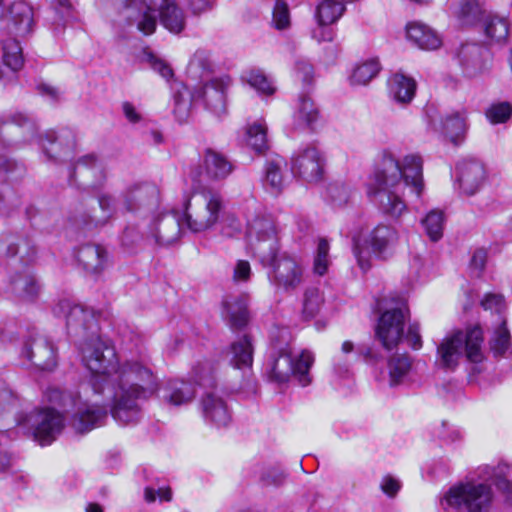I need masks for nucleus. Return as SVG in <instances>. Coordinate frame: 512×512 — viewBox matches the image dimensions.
Segmentation results:
<instances>
[{"label": "nucleus", "instance_id": "nucleus-45", "mask_svg": "<svg viewBox=\"0 0 512 512\" xmlns=\"http://www.w3.org/2000/svg\"><path fill=\"white\" fill-rule=\"evenodd\" d=\"M244 78L261 95L269 96L276 91L273 81L260 70H250Z\"/></svg>", "mask_w": 512, "mask_h": 512}, {"label": "nucleus", "instance_id": "nucleus-57", "mask_svg": "<svg viewBox=\"0 0 512 512\" xmlns=\"http://www.w3.org/2000/svg\"><path fill=\"white\" fill-rule=\"evenodd\" d=\"M156 498L160 501L170 502L172 500V491L169 487H160L155 489L153 487H146L144 489V499L147 503H153Z\"/></svg>", "mask_w": 512, "mask_h": 512}, {"label": "nucleus", "instance_id": "nucleus-36", "mask_svg": "<svg viewBox=\"0 0 512 512\" xmlns=\"http://www.w3.org/2000/svg\"><path fill=\"white\" fill-rule=\"evenodd\" d=\"M285 162L280 156H276L266 161L264 168L263 183L266 189L272 194H279L283 188V166Z\"/></svg>", "mask_w": 512, "mask_h": 512}, {"label": "nucleus", "instance_id": "nucleus-19", "mask_svg": "<svg viewBox=\"0 0 512 512\" xmlns=\"http://www.w3.org/2000/svg\"><path fill=\"white\" fill-rule=\"evenodd\" d=\"M4 20V29L8 36L24 38L28 36L33 29V9L24 1H16L11 4Z\"/></svg>", "mask_w": 512, "mask_h": 512}, {"label": "nucleus", "instance_id": "nucleus-12", "mask_svg": "<svg viewBox=\"0 0 512 512\" xmlns=\"http://www.w3.org/2000/svg\"><path fill=\"white\" fill-rule=\"evenodd\" d=\"M198 85L187 86L192 88L191 101H202L205 107L217 117L226 114V91L232 84L228 75L213 78Z\"/></svg>", "mask_w": 512, "mask_h": 512}, {"label": "nucleus", "instance_id": "nucleus-29", "mask_svg": "<svg viewBox=\"0 0 512 512\" xmlns=\"http://www.w3.org/2000/svg\"><path fill=\"white\" fill-rule=\"evenodd\" d=\"M406 36L409 41L423 50H435L441 46L439 35L421 22H410L406 25Z\"/></svg>", "mask_w": 512, "mask_h": 512}, {"label": "nucleus", "instance_id": "nucleus-3", "mask_svg": "<svg viewBox=\"0 0 512 512\" xmlns=\"http://www.w3.org/2000/svg\"><path fill=\"white\" fill-rule=\"evenodd\" d=\"M250 251L264 266H269L268 278L277 291L295 292L305 280L304 267L293 256L279 254V236L271 215H257L248 221Z\"/></svg>", "mask_w": 512, "mask_h": 512}, {"label": "nucleus", "instance_id": "nucleus-13", "mask_svg": "<svg viewBox=\"0 0 512 512\" xmlns=\"http://www.w3.org/2000/svg\"><path fill=\"white\" fill-rule=\"evenodd\" d=\"M34 439L41 445H50L61 433L64 427V418L53 408H46L30 413L24 420Z\"/></svg>", "mask_w": 512, "mask_h": 512}, {"label": "nucleus", "instance_id": "nucleus-11", "mask_svg": "<svg viewBox=\"0 0 512 512\" xmlns=\"http://www.w3.org/2000/svg\"><path fill=\"white\" fill-rule=\"evenodd\" d=\"M408 316V309L404 301L385 310L376 327V337L386 350H392L404 337V324Z\"/></svg>", "mask_w": 512, "mask_h": 512}, {"label": "nucleus", "instance_id": "nucleus-51", "mask_svg": "<svg viewBox=\"0 0 512 512\" xmlns=\"http://www.w3.org/2000/svg\"><path fill=\"white\" fill-rule=\"evenodd\" d=\"M481 306L485 310H490L492 313L497 314L498 322L501 318H506L505 312L507 305L504 297L501 294L487 293L481 300Z\"/></svg>", "mask_w": 512, "mask_h": 512}, {"label": "nucleus", "instance_id": "nucleus-16", "mask_svg": "<svg viewBox=\"0 0 512 512\" xmlns=\"http://www.w3.org/2000/svg\"><path fill=\"white\" fill-rule=\"evenodd\" d=\"M233 170L228 159L212 149H206L202 164L190 167L188 176L193 182L201 183L204 178L209 180H222Z\"/></svg>", "mask_w": 512, "mask_h": 512}, {"label": "nucleus", "instance_id": "nucleus-41", "mask_svg": "<svg viewBox=\"0 0 512 512\" xmlns=\"http://www.w3.org/2000/svg\"><path fill=\"white\" fill-rule=\"evenodd\" d=\"M483 29L487 38L496 43L506 40L509 33V23L506 18L487 15L483 19Z\"/></svg>", "mask_w": 512, "mask_h": 512}, {"label": "nucleus", "instance_id": "nucleus-59", "mask_svg": "<svg viewBox=\"0 0 512 512\" xmlns=\"http://www.w3.org/2000/svg\"><path fill=\"white\" fill-rule=\"evenodd\" d=\"M295 74L305 85H309L313 79V67L305 60H298L295 63Z\"/></svg>", "mask_w": 512, "mask_h": 512}, {"label": "nucleus", "instance_id": "nucleus-15", "mask_svg": "<svg viewBox=\"0 0 512 512\" xmlns=\"http://www.w3.org/2000/svg\"><path fill=\"white\" fill-rule=\"evenodd\" d=\"M324 163L322 153L317 147L311 145L294 154L291 160V169L294 175L312 183L322 178Z\"/></svg>", "mask_w": 512, "mask_h": 512}, {"label": "nucleus", "instance_id": "nucleus-42", "mask_svg": "<svg viewBox=\"0 0 512 512\" xmlns=\"http://www.w3.org/2000/svg\"><path fill=\"white\" fill-rule=\"evenodd\" d=\"M445 224L444 212L440 209L430 210L425 217L421 219V226L426 235L433 242L440 240L443 236Z\"/></svg>", "mask_w": 512, "mask_h": 512}, {"label": "nucleus", "instance_id": "nucleus-61", "mask_svg": "<svg viewBox=\"0 0 512 512\" xmlns=\"http://www.w3.org/2000/svg\"><path fill=\"white\" fill-rule=\"evenodd\" d=\"M217 0H188V8L193 15H201L211 11Z\"/></svg>", "mask_w": 512, "mask_h": 512}, {"label": "nucleus", "instance_id": "nucleus-1", "mask_svg": "<svg viewBox=\"0 0 512 512\" xmlns=\"http://www.w3.org/2000/svg\"><path fill=\"white\" fill-rule=\"evenodd\" d=\"M53 313L66 320L67 332L79 337L78 349L83 365L90 371L88 383L73 394L49 388L46 398L72 416L79 432L101 426L108 409L122 426L135 424L142 417L140 401L149 399L158 388L156 377L144 361L134 359L119 363L114 347L98 334L96 317L91 310L69 300L55 305Z\"/></svg>", "mask_w": 512, "mask_h": 512}, {"label": "nucleus", "instance_id": "nucleus-56", "mask_svg": "<svg viewBox=\"0 0 512 512\" xmlns=\"http://www.w3.org/2000/svg\"><path fill=\"white\" fill-rule=\"evenodd\" d=\"M241 232V221L235 215L227 214L221 222L220 234L226 238H233L240 235Z\"/></svg>", "mask_w": 512, "mask_h": 512}, {"label": "nucleus", "instance_id": "nucleus-37", "mask_svg": "<svg viewBox=\"0 0 512 512\" xmlns=\"http://www.w3.org/2000/svg\"><path fill=\"white\" fill-rule=\"evenodd\" d=\"M10 37L2 41V59L3 64L14 74L22 68L24 58L22 47L16 39L17 37Z\"/></svg>", "mask_w": 512, "mask_h": 512}, {"label": "nucleus", "instance_id": "nucleus-2", "mask_svg": "<svg viewBox=\"0 0 512 512\" xmlns=\"http://www.w3.org/2000/svg\"><path fill=\"white\" fill-rule=\"evenodd\" d=\"M423 160L418 154H408L400 163L390 152H384L374 174L367 183V193L380 210L398 218L407 205L402 192L408 187L418 199L424 190Z\"/></svg>", "mask_w": 512, "mask_h": 512}, {"label": "nucleus", "instance_id": "nucleus-5", "mask_svg": "<svg viewBox=\"0 0 512 512\" xmlns=\"http://www.w3.org/2000/svg\"><path fill=\"white\" fill-rule=\"evenodd\" d=\"M184 227L198 234L212 230L221 219L225 201L220 191L206 186H198L184 195L181 208H178Z\"/></svg>", "mask_w": 512, "mask_h": 512}, {"label": "nucleus", "instance_id": "nucleus-63", "mask_svg": "<svg viewBox=\"0 0 512 512\" xmlns=\"http://www.w3.org/2000/svg\"><path fill=\"white\" fill-rule=\"evenodd\" d=\"M38 91L51 102H57L61 99L63 92L58 88L47 83L38 85Z\"/></svg>", "mask_w": 512, "mask_h": 512}, {"label": "nucleus", "instance_id": "nucleus-18", "mask_svg": "<svg viewBox=\"0 0 512 512\" xmlns=\"http://www.w3.org/2000/svg\"><path fill=\"white\" fill-rule=\"evenodd\" d=\"M200 410L204 422L216 428L227 427L232 420L227 402L215 391L205 392Z\"/></svg>", "mask_w": 512, "mask_h": 512}, {"label": "nucleus", "instance_id": "nucleus-27", "mask_svg": "<svg viewBox=\"0 0 512 512\" xmlns=\"http://www.w3.org/2000/svg\"><path fill=\"white\" fill-rule=\"evenodd\" d=\"M248 296H227L223 301V316L232 329H241L248 322Z\"/></svg>", "mask_w": 512, "mask_h": 512}, {"label": "nucleus", "instance_id": "nucleus-52", "mask_svg": "<svg viewBox=\"0 0 512 512\" xmlns=\"http://www.w3.org/2000/svg\"><path fill=\"white\" fill-rule=\"evenodd\" d=\"M434 435L446 444L460 442L463 438L461 430L446 421L434 427Z\"/></svg>", "mask_w": 512, "mask_h": 512}, {"label": "nucleus", "instance_id": "nucleus-9", "mask_svg": "<svg viewBox=\"0 0 512 512\" xmlns=\"http://www.w3.org/2000/svg\"><path fill=\"white\" fill-rule=\"evenodd\" d=\"M398 242V232L389 225L380 224L376 226L368 238L354 239L353 253L359 267L367 271L371 266L372 254L377 257H384Z\"/></svg>", "mask_w": 512, "mask_h": 512}, {"label": "nucleus", "instance_id": "nucleus-28", "mask_svg": "<svg viewBox=\"0 0 512 512\" xmlns=\"http://www.w3.org/2000/svg\"><path fill=\"white\" fill-rule=\"evenodd\" d=\"M195 397V388L190 382L184 380H169L162 388V400L172 406H181L190 403Z\"/></svg>", "mask_w": 512, "mask_h": 512}, {"label": "nucleus", "instance_id": "nucleus-33", "mask_svg": "<svg viewBox=\"0 0 512 512\" xmlns=\"http://www.w3.org/2000/svg\"><path fill=\"white\" fill-rule=\"evenodd\" d=\"M431 125L436 131H441L451 142L458 144V140L466 130L465 113L455 112L441 118L439 123L431 119Z\"/></svg>", "mask_w": 512, "mask_h": 512}, {"label": "nucleus", "instance_id": "nucleus-43", "mask_svg": "<svg viewBox=\"0 0 512 512\" xmlns=\"http://www.w3.org/2000/svg\"><path fill=\"white\" fill-rule=\"evenodd\" d=\"M381 70V65L378 59H369L357 65L350 77L351 84L353 85H366L374 77L377 76Z\"/></svg>", "mask_w": 512, "mask_h": 512}, {"label": "nucleus", "instance_id": "nucleus-49", "mask_svg": "<svg viewBox=\"0 0 512 512\" xmlns=\"http://www.w3.org/2000/svg\"><path fill=\"white\" fill-rule=\"evenodd\" d=\"M485 115L492 124L505 123L511 118L512 105L509 102L493 103L486 110Z\"/></svg>", "mask_w": 512, "mask_h": 512}, {"label": "nucleus", "instance_id": "nucleus-21", "mask_svg": "<svg viewBox=\"0 0 512 512\" xmlns=\"http://www.w3.org/2000/svg\"><path fill=\"white\" fill-rule=\"evenodd\" d=\"M21 354L41 370H52L57 364L54 346L43 336L26 343Z\"/></svg>", "mask_w": 512, "mask_h": 512}, {"label": "nucleus", "instance_id": "nucleus-55", "mask_svg": "<svg viewBox=\"0 0 512 512\" xmlns=\"http://www.w3.org/2000/svg\"><path fill=\"white\" fill-rule=\"evenodd\" d=\"M141 240H145V230L141 232L134 224H128L120 236L122 246L128 250L133 249Z\"/></svg>", "mask_w": 512, "mask_h": 512}, {"label": "nucleus", "instance_id": "nucleus-25", "mask_svg": "<svg viewBox=\"0 0 512 512\" xmlns=\"http://www.w3.org/2000/svg\"><path fill=\"white\" fill-rule=\"evenodd\" d=\"M213 71L214 62L211 53L204 49L196 50L187 67L188 83L185 87L199 85V83L211 80L210 76Z\"/></svg>", "mask_w": 512, "mask_h": 512}, {"label": "nucleus", "instance_id": "nucleus-47", "mask_svg": "<svg viewBox=\"0 0 512 512\" xmlns=\"http://www.w3.org/2000/svg\"><path fill=\"white\" fill-rule=\"evenodd\" d=\"M100 215H94L91 222L95 225H103L116 213V203L114 198L109 194H101L98 196Z\"/></svg>", "mask_w": 512, "mask_h": 512}, {"label": "nucleus", "instance_id": "nucleus-24", "mask_svg": "<svg viewBox=\"0 0 512 512\" xmlns=\"http://www.w3.org/2000/svg\"><path fill=\"white\" fill-rule=\"evenodd\" d=\"M157 196V187L149 182L131 183L121 194L123 205L129 212L136 211L147 203L155 201Z\"/></svg>", "mask_w": 512, "mask_h": 512}, {"label": "nucleus", "instance_id": "nucleus-64", "mask_svg": "<svg viewBox=\"0 0 512 512\" xmlns=\"http://www.w3.org/2000/svg\"><path fill=\"white\" fill-rule=\"evenodd\" d=\"M149 62L152 69L158 72L163 78L168 80L173 76L172 69L161 59H158L155 56H150Z\"/></svg>", "mask_w": 512, "mask_h": 512}, {"label": "nucleus", "instance_id": "nucleus-39", "mask_svg": "<svg viewBox=\"0 0 512 512\" xmlns=\"http://www.w3.org/2000/svg\"><path fill=\"white\" fill-rule=\"evenodd\" d=\"M412 362L409 356L395 355L388 361L389 370V383L391 386H396L404 383L411 371Z\"/></svg>", "mask_w": 512, "mask_h": 512}, {"label": "nucleus", "instance_id": "nucleus-53", "mask_svg": "<svg viewBox=\"0 0 512 512\" xmlns=\"http://www.w3.org/2000/svg\"><path fill=\"white\" fill-rule=\"evenodd\" d=\"M286 477V472L275 465L263 467L260 473V481L265 486H280L285 482Z\"/></svg>", "mask_w": 512, "mask_h": 512}, {"label": "nucleus", "instance_id": "nucleus-20", "mask_svg": "<svg viewBox=\"0 0 512 512\" xmlns=\"http://www.w3.org/2000/svg\"><path fill=\"white\" fill-rule=\"evenodd\" d=\"M346 8L342 2L336 0H322L316 7L315 19L320 26L313 32V38L321 41H332L334 33L331 29L323 28L337 22L344 14Z\"/></svg>", "mask_w": 512, "mask_h": 512}, {"label": "nucleus", "instance_id": "nucleus-35", "mask_svg": "<svg viewBox=\"0 0 512 512\" xmlns=\"http://www.w3.org/2000/svg\"><path fill=\"white\" fill-rule=\"evenodd\" d=\"M489 346L496 357H508L512 354V339L507 328L506 318H501V321L494 327L489 339Z\"/></svg>", "mask_w": 512, "mask_h": 512}, {"label": "nucleus", "instance_id": "nucleus-58", "mask_svg": "<svg viewBox=\"0 0 512 512\" xmlns=\"http://www.w3.org/2000/svg\"><path fill=\"white\" fill-rule=\"evenodd\" d=\"M252 270L250 263L246 260H238L233 269V281L235 283H245L250 280Z\"/></svg>", "mask_w": 512, "mask_h": 512}, {"label": "nucleus", "instance_id": "nucleus-31", "mask_svg": "<svg viewBox=\"0 0 512 512\" xmlns=\"http://www.w3.org/2000/svg\"><path fill=\"white\" fill-rule=\"evenodd\" d=\"M478 470L483 481H493L506 500L512 503V479H510V469L507 465L482 466Z\"/></svg>", "mask_w": 512, "mask_h": 512}, {"label": "nucleus", "instance_id": "nucleus-17", "mask_svg": "<svg viewBox=\"0 0 512 512\" xmlns=\"http://www.w3.org/2000/svg\"><path fill=\"white\" fill-rule=\"evenodd\" d=\"M106 181L103 165L94 155H86L78 159L70 173V182L78 183L84 188L93 190L101 188Z\"/></svg>", "mask_w": 512, "mask_h": 512}, {"label": "nucleus", "instance_id": "nucleus-46", "mask_svg": "<svg viewBox=\"0 0 512 512\" xmlns=\"http://www.w3.org/2000/svg\"><path fill=\"white\" fill-rule=\"evenodd\" d=\"M330 246L326 239H320L318 242L317 250L313 261V272L318 276H323L327 273L331 264L329 258Z\"/></svg>", "mask_w": 512, "mask_h": 512}, {"label": "nucleus", "instance_id": "nucleus-10", "mask_svg": "<svg viewBox=\"0 0 512 512\" xmlns=\"http://www.w3.org/2000/svg\"><path fill=\"white\" fill-rule=\"evenodd\" d=\"M185 229L180 210L175 208L150 219L145 227V241L157 247H168L180 239Z\"/></svg>", "mask_w": 512, "mask_h": 512}, {"label": "nucleus", "instance_id": "nucleus-14", "mask_svg": "<svg viewBox=\"0 0 512 512\" xmlns=\"http://www.w3.org/2000/svg\"><path fill=\"white\" fill-rule=\"evenodd\" d=\"M454 60L465 77L474 78L490 69L491 55L477 43H464L455 51Z\"/></svg>", "mask_w": 512, "mask_h": 512}, {"label": "nucleus", "instance_id": "nucleus-38", "mask_svg": "<svg viewBox=\"0 0 512 512\" xmlns=\"http://www.w3.org/2000/svg\"><path fill=\"white\" fill-rule=\"evenodd\" d=\"M231 364L238 369L251 367L253 362V347L248 336L232 343L230 347Z\"/></svg>", "mask_w": 512, "mask_h": 512}, {"label": "nucleus", "instance_id": "nucleus-48", "mask_svg": "<svg viewBox=\"0 0 512 512\" xmlns=\"http://www.w3.org/2000/svg\"><path fill=\"white\" fill-rule=\"evenodd\" d=\"M323 302L320 291L317 288H308L304 293L302 313L305 318H313L320 310Z\"/></svg>", "mask_w": 512, "mask_h": 512}, {"label": "nucleus", "instance_id": "nucleus-50", "mask_svg": "<svg viewBox=\"0 0 512 512\" xmlns=\"http://www.w3.org/2000/svg\"><path fill=\"white\" fill-rule=\"evenodd\" d=\"M272 24L277 30H285L290 27V10L285 0H276L272 12Z\"/></svg>", "mask_w": 512, "mask_h": 512}, {"label": "nucleus", "instance_id": "nucleus-44", "mask_svg": "<svg viewBox=\"0 0 512 512\" xmlns=\"http://www.w3.org/2000/svg\"><path fill=\"white\" fill-rule=\"evenodd\" d=\"M483 16L480 4L476 0H462L458 11V19L463 26L475 25Z\"/></svg>", "mask_w": 512, "mask_h": 512}, {"label": "nucleus", "instance_id": "nucleus-62", "mask_svg": "<svg viewBox=\"0 0 512 512\" xmlns=\"http://www.w3.org/2000/svg\"><path fill=\"white\" fill-rule=\"evenodd\" d=\"M121 106L123 115L129 123L138 124L142 122L143 116L134 104L124 101Z\"/></svg>", "mask_w": 512, "mask_h": 512}, {"label": "nucleus", "instance_id": "nucleus-7", "mask_svg": "<svg viewBox=\"0 0 512 512\" xmlns=\"http://www.w3.org/2000/svg\"><path fill=\"white\" fill-rule=\"evenodd\" d=\"M483 332L475 325L465 331L458 330L446 336L437 347L440 365L446 369H454L465 352L467 360L479 363L483 360Z\"/></svg>", "mask_w": 512, "mask_h": 512}, {"label": "nucleus", "instance_id": "nucleus-4", "mask_svg": "<svg viewBox=\"0 0 512 512\" xmlns=\"http://www.w3.org/2000/svg\"><path fill=\"white\" fill-rule=\"evenodd\" d=\"M117 9H123L125 17L145 35L152 34L160 23L170 33L179 34L186 27V16L174 0H111Z\"/></svg>", "mask_w": 512, "mask_h": 512}, {"label": "nucleus", "instance_id": "nucleus-40", "mask_svg": "<svg viewBox=\"0 0 512 512\" xmlns=\"http://www.w3.org/2000/svg\"><path fill=\"white\" fill-rule=\"evenodd\" d=\"M246 143L257 153H263L268 149L267 125L263 119L247 127Z\"/></svg>", "mask_w": 512, "mask_h": 512}, {"label": "nucleus", "instance_id": "nucleus-60", "mask_svg": "<svg viewBox=\"0 0 512 512\" xmlns=\"http://www.w3.org/2000/svg\"><path fill=\"white\" fill-rule=\"evenodd\" d=\"M401 486V482L391 475H385L380 482L382 492L391 498L397 495Z\"/></svg>", "mask_w": 512, "mask_h": 512}, {"label": "nucleus", "instance_id": "nucleus-8", "mask_svg": "<svg viewBox=\"0 0 512 512\" xmlns=\"http://www.w3.org/2000/svg\"><path fill=\"white\" fill-rule=\"evenodd\" d=\"M314 363V355L309 351H303L294 361L287 349H281L277 353H271L265 365V372L271 381L286 383L294 375L303 387L311 383L309 370Z\"/></svg>", "mask_w": 512, "mask_h": 512}, {"label": "nucleus", "instance_id": "nucleus-23", "mask_svg": "<svg viewBox=\"0 0 512 512\" xmlns=\"http://www.w3.org/2000/svg\"><path fill=\"white\" fill-rule=\"evenodd\" d=\"M457 171L460 189L468 195L476 193L486 179L485 167L477 159L462 160L457 166Z\"/></svg>", "mask_w": 512, "mask_h": 512}, {"label": "nucleus", "instance_id": "nucleus-6", "mask_svg": "<svg viewBox=\"0 0 512 512\" xmlns=\"http://www.w3.org/2000/svg\"><path fill=\"white\" fill-rule=\"evenodd\" d=\"M493 499L490 485L477 483L471 478L443 491L439 495L438 504L446 512H490Z\"/></svg>", "mask_w": 512, "mask_h": 512}, {"label": "nucleus", "instance_id": "nucleus-22", "mask_svg": "<svg viewBox=\"0 0 512 512\" xmlns=\"http://www.w3.org/2000/svg\"><path fill=\"white\" fill-rule=\"evenodd\" d=\"M76 258L83 270L98 277L109 266V254L99 244H85L78 248Z\"/></svg>", "mask_w": 512, "mask_h": 512}, {"label": "nucleus", "instance_id": "nucleus-30", "mask_svg": "<svg viewBox=\"0 0 512 512\" xmlns=\"http://www.w3.org/2000/svg\"><path fill=\"white\" fill-rule=\"evenodd\" d=\"M319 118L318 108L307 95H300L293 112V127L296 130L312 128Z\"/></svg>", "mask_w": 512, "mask_h": 512}, {"label": "nucleus", "instance_id": "nucleus-34", "mask_svg": "<svg viewBox=\"0 0 512 512\" xmlns=\"http://www.w3.org/2000/svg\"><path fill=\"white\" fill-rule=\"evenodd\" d=\"M0 251L8 256L19 254L22 258L30 259L35 254L32 240L24 235H5L0 241Z\"/></svg>", "mask_w": 512, "mask_h": 512}, {"label": "nucleus", "instance_id": "nucleus-26", "mask_svg": "<svg viewBox=\"0 0 512 512\" xmlns=\"http://www.w3.org/2000/svg\"><path fill=\"white\" fill-rule=\"evenodd\" d=\"M388 95L396 103L409 104L416 93V81L401 72L391 75L387 81Z\"/></svg>", "mask_w": 512, "mask_h": 512}, {"label": "nucleus", "instance_id": "nucleus-54", "mask_svg": "<svg viewBox=\"0 0 512 512\" xmlns=\"http://www.w3.org/2000/svg\"><path fill=\"white\" fill-rule=\"evenodd\" d=\"M327 194L329 199L335 206H342L348 203L352 195L351 188L342 182H335L329 184L327 188Z\"/></svg>", "mask_w": 512, "mask_h": 512}, {"label": "nucleus", "instance_id": "nucleus-32", "mask_svg": "<svg viewBox=\"0 0 512 512\" xmlns=\"http://www.w3.org/2000/svg\"><path fill=\"white\" fill-rule=\"evenodd\" d=\"M12 293L22 301H33L39 293V284L29 269L11 277Z\"/></svg>", "mask_w": 512, "mask_h": 512}]
</instances>
